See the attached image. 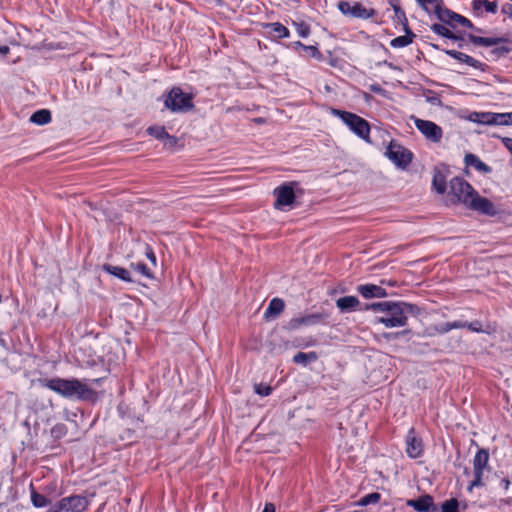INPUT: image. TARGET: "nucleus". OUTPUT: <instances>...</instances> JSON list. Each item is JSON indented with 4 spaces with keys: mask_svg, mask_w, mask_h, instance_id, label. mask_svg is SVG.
Instances as JSON below:
<instances>
[{
    "mask_svg": "<svg viewBox=\"0 0 512 512\" xmlns=\"http://www.w3.org/2000/svg\"><path fill=\"white\" fill-rule=\"evenodd\" d=\"M448 198L452 204H463L466 208L478 213L495 216L496 206L479 193L463 178L454 177L449 182Z\"/></svg>",
    "mask_w": 512,
    "mask_h": 512,
    "instance_id": "obj_1",
    "label": "nucleus"
},
{
    "mask_svg": "<svg viewBox=\"0 0 512 512\" xmlns=\"http://www.w3.org/2000/svg\"><path fill=\"white\" fill-rule=\"evenodd\" d=\"M366 309H372L381 313L375 317V323H381L386 328L403 327L407 324L409 315H417L420 309L413 304L403 301H382L368 305Z\"/></svg>",
    "mask_w": 512,
    "mask_h": 512,
    "instance_id": "obj_2",
    "label": "nucleus"
},
{
    "mask_svg": "<svg viewBox=\"0 0 512 512\" xmlns=\"http://www.w3.org/2000/svg\"><path fill=\"white\" fill-rule=\"evenodd\" d=\"M44 386L69 399L89 400L95 395L93 389L78 379H48L44 381Z\"/></svg>",
    "mask_w": 512,
    "mask_h": 512,
    "instance_id": "obj_3",
    "label": "nucleus"
},
{
    "mask_svg": "<svg viewBox=\"0 0 512 512\" xmlns=\"http://www.w3.org/2000/svg\"><path fill=\"white\" fill-rule=\"evenodd\" d=\"M164 105L172 112L185 113L193 109V95L179 87H173L167 94Z\"/></svg>",
    "mask_w": 512,
    "mask_h": 512,
    "instance_id": "obj_4",
    "label": "nucleus"
},
{
    "mask_svg": "<svg viewBox=\"0 0 512 512\" xmlns=\"http://www.w3.org/2000/svg\"><path fill=\"white\" fill-rule=\"evenodd\" d=\"M333 114L338 116L358 137L370 142V125L364 118L351 112L336 109L333 110Z\"/></svg>",
    "mask_w": 512,
    "mask_h": 512,
    "instance_id": "obj_5",
    "label": "nucleus"
},
{
    "mask_svg": "<svg viewBox=\"0 0 512 512\" xmlns=\"http://www.w3.org/2000/svg\"><path fill=\"white\" fill-rule=\"evenodd\" d=\"M489 453L485 449H480L473 459V480L470 483L469 491L474 487L483 485L485 471L488 470Z\"/></svg>",
    "mask_w": 512,
    "mask_h": 512,
    "instance_id": "obj_6",
    "label": "nucleus"
},
{
    "mask_svg": "<svg viewBox=\"0 0 512 512\" xmlns=\"http://www.w3.org/2000/svg\"><path fill=\"white\" fill-rule=\"evenodd\" d=\"M470 121L484 125H511V113L473 112L469 116Z\"/></svg>",
    "mask_w": 512,
    "mask_h": 512,
    "instance_id": "obj_7",
    "label": "nucleus"
},
{
    "mask_svg": "<svg viewBox=\"0 0 512 512\" xmlns=\"http://www.w3.org/2000/svg\"><path fill=\"white\" fill-rule=\"evenodd\" d=\"M387 158L397 167L405 169L412 161V153L395 141H391L385 152Z\"/></svg>",
    "mask_w": 512,
    "mask_h": 512,
    "instance_id": "obj_8",
    "label": "nucleus"
},
{
    "mask_svg": "<svg viewBox=\"0 0 512 512\" xmlns=\"http://www.w3.org/2000/svg\"><path fill=\"white\" fill-rule=\"evenodd\" d=\"M416 128L424 135V137L434 143L441 141L443 131L440 126L429 120L414 118Z\"/></svg>",
    "mask_w": 512,
    "mask_h": 512,
    "instance_id": "obj_9",
    "label": "nucleus"
},
{
    "mask_svg": "<svg viewBox=\"0 0 512 512\" xmlns=\"http://www.w3.org/2000/svg\"><path fill=\"white\" fill-rule=\"evenodd\" d=\"M339 10L346 15L354 18L368 19L374 16L375 11L372 8H366L358 2L341 1L338 5Z\"/></svg>",
    "mask_w": 512,
    "mask_h": 512,
    "instance_id": "obj_10",
    "label": "nucleus"
},
{
    "mask_svg": "<svg viewBox=\"0 0 512 512\" xmlns=\"http://www.w3.org/2000/svg\"><path fill=\"white\" fill-rule=\"evenodd\" d=\"M62 512H82L87 509L89 501L81 495H71L56 502Z\"/></svg>",
    "mask_w": 512,
    "mask_h": 512,
    "instance_id": "obj_11",
    "label": "nucleus"
},
{
    "mask_svg": "<svg viewBox=\"0 0 512 512\" xmlns=\"http://www.w3.org/2000/svg\"><path fill=\"white\" fill-rule=\"evenodd\" d=\"M426 12L430 13L431 9H433L434 13L438 17L439 20L445 22L449 25H453V16L455 12L444 8L441 5V0H436L434 2H425L422 4L421 2H417Z\"/></svg>",
    "mask_w": 512,
    "mask_h": 512,
    "instance_id": "obj_12",
    "label": "nucleus"
},
{
    "mask_svg": "<svg viewBox=\"0 0 512 512\" xmlns=\"http://www.w3.org/2000/svg\"><path fill=\"white\" fill-rule=\"evenodd\" d=\"M407 506L412 507L417 512H438L433 498L430 495H423L417 499L407 501Z\"/></svg>",
    "mask_w": 512,
    "mask_h": 512,
    "instance_id": "obj_13",
    "label": "nucleus"
},
{
    "mask_svg": "<svg viewBox=\"0 0 512 512\" xmlns=\"http://www.w3.org/2000/svg\"><path fill=\"white\" fill-rule=\"evenodd\" d=\"M277 200L275 207L283 208L284 206L291 205L294 202L295 194L292 187L284 185L275 189Z\"/></svg>",
    "mask_w": 512,
    "mask_h": 512,
    "instance_id": "obj_14",
    "label": "nucleus"
},
{
    "mask_svg": "<svg viewBox=\"0 0 512 512\" xmlns=\"http://www.w3.org/2000/svg\"><path fill=\"white\" fill-rule=\"evenodd\" d=\"M357 291L364 297V298H381L385 297L387 295L386 290L382 288L381 286L375 285V284H364L359 285L357 287Z\"/></svg>",
    "mask_w": 512,
    "mask_h": 512,
    "instance_id": "obj_15",
    "label": "nucleus"
},
{
    "mask_svg": "<svg viewBox=\"0 0 512 512\" xmlns=\"http://www.w3.org/2000/svg\"><path fill=\"white\" fill-rule=\"evenodd\" d=\"M498 5L496 2L488 0H474L472 2V10L475 15H482L483 11L495 14L497 12Z\"/></svg>",
    "mask_w": 512,
    "mask_h": 512,
    "instance_id": "obj_16",
    "label": "nucleus"
},
{
    "mask_svg": "<svg viewBox=\"0 0 512 512\" xmlns=\"http://www.w3.org/2000/svg\"><path fill=\"white\" fill-rule=\"evenodd\" d=\"M320 319L321 316L319 314H310L303 317H297L289 321L288 327L289 329H298L302 325H315L320 321Z\"/></svg>",
    "mask_w": 512,
    "mask_h": 512,
    "instance_id": "obj_17",
    "label": "nucleus"
},
{
    "mask_svg": "<svg viewBox=\"0 0 512 512\" xmlns=\"http://www.w3.org/2000/svg\"><path fill=\"white\" fill-rule=\"evenodd\" d=\"M284 301L280 298H274L270 301L268 307L265 310L264 317L266 319L277 317L284 309Z\"/></svg>",
    "mask_w": 512,
    "mask_h": 512,
    "instance_id": "obj_18",
    "label": "nucleus"
},
{
    "mask_svg": "<svg viewBox=\"0 0 512 512\" xmlns=\"http://www.w3.org/2000/svg\"><path fill=\"white\" fill-rule=\"evenodd\" d=\"M359 304V300L355 296H344L336 300V306L341 312H349L354 310Z\"/></svg>",
    "mask_w": 512,
    "mask_h": 512,
    "instance_id": "obj_19",
    "label": "nucleus"
},
{
    "mask_svg": "<svg viewBox=\"0 0 512 512\" xmlns=\"http://www.w3.org/2000/svg\"><path fill=\"white\" fill-rule=\"evenodd\" d=\"M445 53L448 54L449 56H451L452 58H454L460 62H463L471 67L479 68L481 65L480 61L474 59L473 57H471L465 53L455 51V50H446Z\"/></svg>",
    "mask_w": 512,
    "mask_h": 512,
    "instance_id": "obj_20",
    "label": "nucleus"
},
{
    "mask_svg": "<svg viewBox=\"0 0 512 512\" xmlns=\"http://www.w3.org/2000/svg\"><path fill=\"white\" fill-rule=\"evenodd\" d=\"M465 163L467 166H472L477 171L482 173H490L492 171L490 166L482 162L476 155L471 153L465 155Z\"/></svg>",
    "mask_w": 512,
    "mask_h": 512,
    "instance_id": "obj_21",
    "label": "nucleus"
},
{
    "mask_svg": "<svg viewBox=\"0 0 512 512\" xmlns=\"http://www.w3.org/2000/svg\"><path fill=\"white\" fill-rule=\"evenodd\" d=\"M406 452L410 458L420 457L423 452L421 441L413 436H409L407 439Z\"/></svg>",
    "mask_w": 512,
    "mask_h": 512,
    "instance_id": "obj_22",
    "label": "nucleus"
},
{
    "mask_svg": "<svg viewBox=\"0 0 512 512\" xmlns=\"http://www.w3.org/2000/svg\"><path fill=\"white\" fill-rule=\"evenodd\" d=\"M267 33L275 38H285L289 36V30L279 22L268 23L265 25Z\"/></svg>",
    "mask_w": 512,
    "mask_h": 512,
    "instance_id": "obj_23",
    "label": "nucleus"
},
{
    "mask_svg": "<svg viewBox=\"0 0 512 512\" xmlns=\"http://www.w3.org/2000/svg\"><path fill=\"white\" fill-rule=\"evenodd\" d=\"M103 270L106 271L107 273L123 280V281L132 282L130 273L125 268L113 266L110 264H105V265H103Z\"/></svg>",
    "mask_w": 512,
    "mask_h": 512,
    "instance_id": "obj_24",
    "label": "nucleus"
},
{
    "mask_svg": "<svg viewBox=\"0 0 512 512\" xmlns=\"http://www.w3.org/2000/svg\"><path fill=\"white\" fill-rule=\"evenodd\" d=\"M432 186L439 194H444L446 191V176L439 169L434 170Z\"/></svg>",
    "mask_w": 512,
    "mask_h": 512,
    "instance_id": "obj_25",
    "label": "nucleus"
},
{
    "mask_svg": "<svg viewBox=\"0 0 512 512\" xmlns=\"http://www.w3.org/2000/svg\"><path fill=\"white\" fill-rule=\"evenodd\" d=\"M415 35L410 31L406 30V34L398 36L390 41V46L393 48H403L412 43Z\"/></svg>",
    "mask_w": 512,
    "mask_h": 512,
    "instance_id": "obj_26",
    "label": "nucleus"
},
{
    "mask_svg": "<svg viewBox=\"0 0 512 512\" xmlns=\"http://www.w3.org/2000/svg\"><path fill=\"white\" fill-rule=\"evenodd\" d=\"M30 121L37 125H45L51 121V113L47 109H41L32 114Z\"/></svg>",
    "mask_w": 512,
    "mask_h": 512,
    "instance_id": "obj_27",
    "label": "nucleus"
},
{
    "mask_svg": "<svg viewBox=\"0 0 512 512\" xmlns=\"http://www.w3.org/2000/svg\"><path fill=\"white\" fill-rule=\"evenodd\" d=\"M317 359H318V355L314 351H311L308 353L298 352L296 355H294L293 362L296 364H301V365L306 366L307 364H309L311 362H315Z\"/></svg>",
    "mask_w": 512,
    "mask_h": 512,
    "instance_id": "obj_28",
    "label": "nucleus"
},
{
    "mask_svg": "<svg viewBox=\"0 0 512 512\" xmlns=\"http://www.w3.org/2000/svg\"><path fill=\"white\" fill-rule=\"evenodd\" d=\"M30 490L31 502L35 507H45L50 503V500L45 495L38 493L32 484L30 485Z\"/></svg>",
    "mask_w": 512,
    "mask_h": 512,
    "instance_id": "obj_29",
    "label": "nucleus"
},
{
    "mask_svg": "<svg viewBox=\"0 0 512 512\" xmlns=\"http://www.w3.org/2000/svg\"><path fill=\"white\" fill-rule=\"evenodd\" d=\"M469 40L475 45H481L486 47L494 46L498 43V40L495 38L480 37L474 35H470Z\"/></svg>",
    "mask_w": 512,
    "mask_h": 512,
    "instance_id": "obj_30",
    "label": "nucleus"
},
{
    "mask_svg": "<svg viewBox=\"0 0 512 512\" xmlns=\"http://www.w3.org/2000/svg\"><path fill=\"white\" fill-rule=\"evenodd\" d=\"M147 132L149 133V135H151L157 139L167 138L170 141L173 139L171 136L168 135V133L166 132L164 127H159V126L150 127V128H148Z\"/></svg>",
    "mask_w": 512,
    "mask_h": 512,
    "instance_id": "obj_31",
    "label": "nucleus"
},
{
    "mask_svg": "<svg viewBox=\"0 0 512 512\" xmlns=\"http://www.w3.org/2000/svg\"><path fill=\"white\" fill-rule=\"evenodd\" d=\"M431 30L440 35V36H443V37H446V38H449V39H455L456 37L453 35V33L445 26V25H442V24H433L431 26Z\"/></svg>",
    "mask_w": 512,
    "mask_h": 512,
    "instance_id": "obj_32",
    "label": "nucleus"
},
{
    "mask_svg": "<svg viewBox=\"0 0 512 512\" xmlns=\"http://www.w3.org/2000/svg\"><path fill=\"white\" fill-rule=\"evenodd\" d=\"M131 268L138 274L146 277V278H152V273L150 271V268L144 264V263H131Z\"/></svg>",
    "mask_w": 512,
    "mask_h": 512,
    "instance_id": "obj_33",
    "label": "nucleus"
},
{
    "mask_svg": "<svg viewBox=\"0 0 512 512\" xmlns=\"http://www.w3.org/2000/svg\"><path fill=\"white\" fill-rule=\"evenodd\" d=\"M450 330H452L450 322H446V323H443V324H439V325H435L433 327H430L428 329V335L433 336V335H436V334H444V333L449 332Z\"/></svg>",
    "mask_w": 512,
    "mask_h": 512,
    "instance_id": "obj_34",
    "label": "nucleus"
},
{
    "mask_svg": "<svg viewBox=\"0 0 512 512\" xmlns=\"http://www.w3.org/2000/svg\"><path fill=\"white\" fill-rule=\"evenodd\" d=\"M380 494L379 493H371V494H368L364 497H362L358 504L361 505V506H366L368 504H372V503H377L379 500H380Z\"/></svg>",
    "mask_w": 512,
    "mask_h": 512,
    "instance_id": "obj_35",
    "label": "nucleus"
},
{
    "mask_svg": "<svg viewBox=\"0 0 512 512\" xmlns=\"http://www.w3.org/2000/svg\"><path fill=\"white\" fill-rule=\"evenodd\" d=\"M458 501L456 499L446 500L442 506V512H458Z\"/></svg>",
    "mask_w": 512,
    "mask_h": 512,
    "instance_id": "obj_36",
    "label": "nucleus"
},
{
    "mask_svg": "<svg viewBox=\"0 0 512 512\" xmlns=\"http://www.w3.org/2000/svg\"><path fill=\"white\" fill-rule=\"evenodd\" d=\"M254 391L260 396H268L271 394L272 388L268 385L256 384Z\"/></svg>",
    "mask_w": 512,
    "mask_h": 512,
    "instance_id": "obj_37",
    "label": "nucleus"
},
{
    "mask_svg": "<svg viewBox=\"0 0 512 512\" xmlns=\"http://www.w3.org/2000/svg\"><path fill=\"white\" fill-rule=\"evenodd\" d=\"M454 23L460 24L462 26H466V27H469V28L472 27V23H471V21L469 19H467L464 16L459 15L457 13H455V15L453 16V24Z\"/></svg>",
    "mask_w": 512,
    "mask_h": 512,
    "instance_id": "obj_38",
    "label": "nucleus"
},
{
    "mask_svg": "<svg viewBox=\"0 0 512 512\" xmlns=\"http://www.w3.org/2000/svg\"><path fill=\"white\" fill-rule=\"evenodd\" d=\"M467 329H469L470 331H473V332H486V330H484L482 328V324L479 322V321H474V322H467Z\"/></svg>",
    "mask_w": 512,
    "mask_h": 512,
    "instance_id": "obj_39",
    "label": "nucleus"
},
{
    "mask_svg": "<svg viewBox=\"0 0 512 512\" xmlns=\"http://www.w3.org/2000/svg\"><path fill=\"white\" fill-rule=\"evenodd\" d=\"M296 31L303 38L307 37L310 33L309 27L305 23L297 24Z\"/></svg>",
    "mask_w": 512,
    "mask_h": 512,
    "instance_id": "obj_40",
    "label": "nucleus"
},
{
    "mask_svg": "<svg viewBox=\"0 0 512 512\" xmlns=\"http://www.w3.org/2000/svg\"><path fill=\"white\" fill-rule=\"evenodd\" d=\"M304 51L307 52L308 55L315 57V58H319L321 56L318 48L315 46H307L306 45V47H304Z\"/></svg>",
    "mask_w": 512,
    "mask_h": 512,
    "instance_id": "obj_41",
    "label": "nucleus"
},
{
    "mask_svg": "<svg viewBox=\"0 0 512 512\" xmlns=\"http://www.w3.org/2000/svg\"><path fill=\"white\" fill-rule=\"evenodd\" d=\"M145 254L153 266H156V256L150 247H146Z\"/></svg>",
    "mask_w": 512,
    "mask_h": 512,
    "instance_id": "obj_42",
    "label": "nucleus"
},
{
    "mask_svg": "<svg viewBox=\"0 0 512 512\" xmlns=\"http://www.w3.org/2000/svg\"><path fill=\"white\" fill-rule=\"evenodd\" d=\"M450 325H451V329H459V328H466L467 327V322L466 321H455V322H450Z\"/></svg>",
    "mask_w": 512,
    "mask_h": 512,
    "instance_id": "obj_43",
    "label": "nucleus"
},
{
    "mask_svg": "<svg viewBox=\"0 0 512 512\" xmlns=\"http://www.w3.org/2000/svg\"><path fill=\"white\" fill-rule=\"evenodd\" d=\"M502 12L512 18V4H505L502 6Z\"/></svg>",
    "mask_w": 512,
    "mask_h": 512,
    "instance_id": "obj_44",
    "label": "nucleus"
},
{
    "mask_svg": "<svg viewBox=\"0 0 512 512\" xmlns=\"http://www.w3.org/2000/svg\"><path fill=\"white\" fill-rule=\"evenodd\" d=\"M502 142L504 146L512 153V138H503Z\"/></svg>",
    "mask_w": 512,
    "mask_h": 512,
    "instance_id": "obj_45",
    "label": "nucleus"
},
{
    "mask_svg": "<svg viewBox=\"0 0 512 512\" xmlns=\"http://www.w3.org/2000/svg\"><path fill=\"white\" fill-rule=\"evenodd\" d=\"M509 485H510V481L506 478L502 479L500 481V486L504 489V490H508L509 488Z\"/></svg>",
    "mask_w": 512,
    "mask_h": 512,
    "instance_id": "obj_46",
    "label": "nucleus"
},
{
    "mask_svg": "<svg viewBox=\"0 0 512 512\" xmlns=\"http://www.w3.org/2000/svg\"><path fill=\"white\" fill-rule=\"evenodd\" d=\"M262 512H275V507L273 504L271 503H268L265 505L264 509Z\"/></svg>",
    "mask_w": 512,
    "mask_h": 512,
    "instance_id": "obj_47",
    "label": "nucleus"
},
{
    "mask_svg": "<svg viewBox=\"0 0 512 512\" xmlns=\"http://www.w3.org/2000/svg\"><path fill=\"white\" fill-rule=\"evenodd\" d=\"M9 47L6 45H0V54L6 55L9 52Z\"/></svg>",
    "mask_w": 512,
    "mask_h": 512,
    "instance_id": "obj_48",
    "label": "nucleus"
},
{
    "mask_svg": "<svg viewBox=\"0 0 512 512\" xmlns=\"http://www.w3.org/2000/svg\"><path fill=\"white\" fill-rule=\"evenodd\" d=\"M47 512H62L60 510V508L58 507V505L55 503L54 505H52Z\"/></svg>",
    "mask_w": 512,
    "mask_h": 512,
    "instance_id": "obj_49",
    "label": "nucleus"
},
{
    "mask_svg": "<svg viewBox=\"0 0 512 512\" xmlns=\"http://www.w3.org/2000/svg\"><path fill=\"white\" fill-rule=\"evenodd\" d=\"M62 429H63V426L62 425H58V426L53 428L52 432L58 434V433H60L62 431Z\"/></svg>",
    "mask_w": 512,
    "mask_h": 512,
    "instance_id": "obj_50",
    "label": "nucleus"
},
{
    "mask_svg": "<svg viewBox=\"0 0 512 512\" xmlns=\"http://www.w3.org/2000/svg\"><path fill=\"white\" fill-rule=\"evenodd\" d=\"M294 45H295V47L301 48L303 50H304V47H306V45H304L300 41L295 42Z\"/></svg>",
    "mask_w": 512,
    "mask_h": 512,
    "instance_id": "obj_51",
    "label": "nucleus"
},
{
    "mask_svg": "<svg viewBox=\"0 0 512 512\" xmlns=\"http://www.w3.org/2000/svg\"><path fill=\"white\" fill-rule=\"evenodd\" d=\"M395 12L398 13L399 12V8L395 7Z\"/></svg>",
    "mask_w": 512,
    "mask_h": 512,
    "instance_id": "obj_52",
    "label": "nucleus"
}]
</instances>
